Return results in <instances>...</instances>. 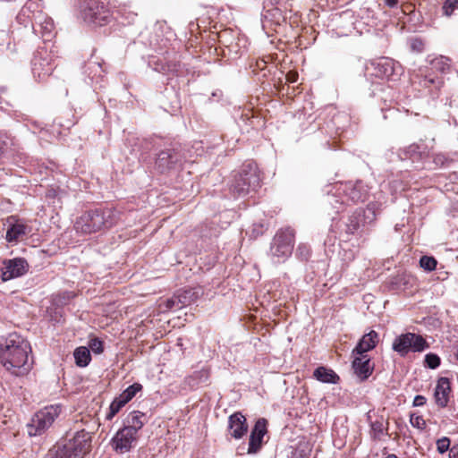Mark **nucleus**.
<instances>
[{
  "instance_id": "nucleus-40",
  "label": "nucleus",
  "mask_w": 458,
  "mask_h": 458,
  "mask_svg": "<svg viewBox=\"0 0 458 458\" xmlns=\"http://www.w3.org/2000/svg\"><path fill=\"white\" fill-rule=\"evenodd\" d=\"M8 147L7 140H4L2 136H0V155L3 154Z\"/></svg>"
},
{
  "instance_id": "nucleus-49",
  "label": "nucleus",
  "mask_w": 458,
  "mask_h": 458,
  "mask_svg": "<svg viewBox=\"0 0 458 458\" xmlns=\"http://www.w3.org/2000/svg\"><path fill=\"white\" fill-rule=\"evenodd\" d=\"M288 81H291L292 82H294L293 77L288 78Z\"/></svg>"
},
{
  "instance_id": "nucleus-14",
  "label": "nucleus",
  "mask_w": 458,
  "mask_h": 458,
  "mask_svg": "<svg viewBox=\"0 0 458 458\" xmlns=\"http://www.w3.org/2000/svg\"><path fill=\"white\" fill-rule=\"evenodd\" d=\"M352 368L355 374L361 379L368 378L372 373L370 360L367 354H353Z\"/></svg>"
},
{
  "instance_id": "nucleus-4",
  "label": "nucleus",
  "mask_w": 458,
  "mask_h": 458,
  "mask_svg": "<svg viewBox=\"0 0 458 458\" xmlns=\"http://www.w3.org/2000/svg\"><path fill=\"white\" fill-rule=\"evenodd\" d=\"M295 233L290 227L278 230L270 246V258L275 264L284 262L293 253Z\"/></svg>"
},
{
  "instance_id": "nucleus-7",
  "label": "nucleus",
  "mask_w": 458,
  "mask_h": 458,
  "mask_svg": "<svg viewBox=\"0 0 458 458\" xmlns=\"http://www.w3.org/2000/svg\"><path fill=\"white\" fill-rule=\"evenodd\" d=\"M81 15L84 21L98 26H103L110 17L108 9L98 0L85 1L81 6Z\"/></svg>"
},
{
  "instance_id": "nucleus-15",
  "label": "nucleus",
  "mask_w": 458,
  "mask_h": 458,
  "mask_svg": "<svg viewBox=\"0 0 458 458\" xmlns=\"http://www.w3.org/2000/svg\"><path fill=\"white\" fill-rule=\"evenodd\" d=\"M378 341V334L376 331L371 330L361 337L356 347L353 349L352 354H365L367 352L374 349Z\"/></svg>"
},
{
  "instance_id": "nucleus-36",
  "label": "nucleus",
  "mask_w": 458,
  "mask_h": 458,
  "mask_svg": "<svg viewBox=\"0 0 458 458\" xmlns=\"http://www.w3.org/2000/svg\"><path fill=\"white\" fill-rule=\"evenodd\" d=\"M195 293L191 290H186L182 293L177 294V297H181L182 300L187 301V305H189L194 300Z\"/></svg>"
},
{
  "instance_id": "nucleus-35",
  "label": "nucleus",
  "mask_w": 458,
  "mask_h": 458,
  "mask_svg": "<svg viewBox=\"0 0 458 458\" xmlns=\"http://www.w3.org/2000/svg\"><path fill=\"white\" fill-rule=\"evenodd\" d=\"M282 8H284V6L276 5L271 10H267V13H272L271 14L276 19L277 22H279L280 20H284Z\"/></svg>"
},
{
  "instance_id": "nucleus-5",
  "label": "nucleus",
  "mask_w": 458,
  "mask_h": 458,
  "mask_svg": "<svg viewBox=\"0 0 458 458\" xmlns=\"http://www.w3.org/2000/svg\"><path fill=\"white\" fill-rule=\"evenodd\" d=\"M61 413L60 405L47 406L34 414L28 424L30 436H39L46 432Z\"/></svg>"
},
{
  "instance_id": "nucleus-23",
  "label": "nucleus",
  "mask_w": 458,
  "mask_h": 458,
  "mask_svg": "<svg viewBox=\"0 0 458 458\" xmlns=\"http://www.w3.org/2000/svg\"><path fill=\"white\" fill-rule=\"evenodd\" d=\"M361 223H364L361 213L354 212L348 219L346 232L351 234L355 233L360 228Z\"/></svg>"
},
{
  "instance_id": "nucleus-12",
  "label": "nucleus",
  "mask_w": 458,
  "mask_h": 458,
  "mask_svg": "<svg viewBox=\"0 0 458 458\" xmlns=\"http://www.w3.org/2000/svg\"><path fill=\"white\" fill-rule=\"evenodd\" d=\"M266 433L267 420L265 419L258 420L250 436L248 454H256L259 450Z\"/></svg>"
},
{
  "instance_id": "nucleus-6",
  "label": "nucleus",
  "mask_w": 458,
  "mask_h": 458,
  "mask_svg": "<svg viewBox=\"0 0 458 458\" xmlns=\"http://www.w3.org/2000/svg\"><path fill=\"white\" fill-rule=\"evenodd\" d=\"M429 347L427 341L420 335L414 333L402 334L393 342L392 348L401 356L410 352H420Z\"/></svg>"
},
{
  "instance_id": "nucleus-45",
  "label": "nucleus",
  "mask_w": 458,
  "mask_h": 458,
  "mask_svg": "<svg viewBox=\"0 0 458 458\" xmlns=\"http://www.w3.org/2000/svg\"><path fill=\"white\" fill-rule=\"evenodd\" d=\"M53 22L51 21H47L46 22V26L44 27V29L48 32L50 33L53 30Z\"/></svg>"
},
{
  "instance_id": "nucleus-30",
  "label": "nucleus",
  "mask_w": 458,
  "mask_h": 458,
  "mask_svg": "<svg viewBox=\"0 0 458 458\" xmlns=\"http://www.w3.org/2000/svg\"><path fill=\"white\" fill-rule=\"evenodd\" d=\"M437 449L439 454H445L446 451L450 450L451 440L447 437H443L437 440Z\"/></svg>"
},
{
  "instance_id": "nucleus-38",
  "label": "nucleus",
  "mask_w": 458,
  "mask_h": 458,
  "mask_svg": "<svg viewBox=\"0 0 458 458\" xmlns=\"http://www.w3.org/2000/svg\"><path fill=\"white\" fill-rule=\"evenodd\" d=\"M125 404V402L122 400L119 396L115 398L111 403V405L116 409V411H120L122 407H123Z\"/></svg>"
},
{
  "instance_id": "nucleus-11",
  "label": "nucleus",
  "mask_w": 458,
  "mask_h": 458,
  "mask_svg": "<svg viewBox=\"0 0 458 458\" xmlns=\"http://www.w3.org/2000/svg\"><path fill=\"white\" fill-rule=\"evenodd\" d=\"M7 223L9 227L6 231L5 239L8 242L21 241L31 231L27 224L14 216L8 217Z\"/></svg>"
},
{
  "instance_id": "nucleus-13",
  "label": "nucleus",
  "mask_w": 458,
  "mask_h": 458,
  "mask_svg": "<svg viewBox=\"0 0 458 458\" xmlns=\"http://www.w3.org/2000/svg\"><path fill=\"white\" fill-rule=\"evenodd\" d=\"M228 427L231 436L236 439L242 437L248 430L246 419L241 412H235L229 417Z\"/></svg>"
},
{
  "instance_id": "nucleus-3",
  "label": "nucleus",
  "mask_w": 458,
  "mask_h": 458,
  "mask_svg": "<svg viewBox=\"0 0 458 458\" xmlns=\"http://www.w3.org/2000/svg\"><path fill=\"white\" fill-rule=\"evenodd\" d=\"M260 186V174L253 162L244 164L241 171L233 176L230 191L236 197H244Z\"/></svg>"
},
{
  "instance_id": "nucleus-43",
  "label": "nucleus",
  "mask_w": 458,
  "mask_h": 458,
  "mask_svg": "<svg viewBox=\"0 0 458 458\" xmlns=\"http://www.w3.org/2000/svg\"><path fill=\"white\" fill-rule=\"evenodd\" d=\"M385 3L388 7L394 8L398 4L399 0H385Z\"/></svg>"
},
{
  "instance_id": "nucleus-37",
  "label": "nucleus",
  "mask_w": 458,
  "mask_h": 458,
  "mask_svg": "<svg viewBox=\"0 0 458 458\" xmlns=\"http://www.w3.org/2000/svg\"><path fill=\"white\" fill-rule=\"evenodd\" d=\"M287 3H288V0H267L266 7L280 5V6H284V9H286Z\"/></svg>"
},
{
  "instance_id": "nucleus-27",
  "label": "nucleus",
  "mask_w": 458,
  "mask_h": 458,
  "mask_svg": "<svg viewBox=\"0 0 458 458\" xmlns=\"http://www.w3.org/2000/svg\"><path fill=\"white\" fill-rule=\"evenodd\" d=\"M449 61L450 60L445 56H439L431 61V65L434 69L445 72L450 67Z\"/></svg>"
},
{
  "instance_id": "nucleus-2",
  "label": "nucleus",
  "mask_w": 458,
  "mask_h": 458,
  "mask_svg": "<svg viewBox=\"0 0 458 458\" xmlns=\"http://www.w3.org/2000/svg\"><path fill=\"white\" fill-rule=\"evenodd\" d=\"M119 213L114 209H94L84 213L75 223V230L82 233H92L114 225Z\"/></svg>"
},
{
  "instance_id": "nucleus-48",
  "label": "nucleus",
  "mask_w": 458,
  "mask_h": 458,
  "mask_svg": "<svg viewBox=\"0 0 458 458\" xmlns=\"http://www.w3.org/2000/svg\"><path fill=\"white\" fill-rule=\"evenodd\" d=\"M288 81H291L292 82H294L293 77L288 78Z\"/></svg>"
},
{
  "instance_id": "nucleus-21",
  "label": "nucleus",
  "mask_w": 458,
  "mask_h": 458,
  "mask_svg": "<svg viewBox=\"0 0 458 458\" xmlns=\"http://www.w3.org/2000/svg\"><path fill=\"white\" fill-rule=\"evenodd\" d=\"M143 418L144 414L141 413L140 411H133L128 418V425L124 426V428L131 429L133 433L138 434V431L144 425V421L142 420Z\"/></svg>"
},
{
  "instance_id": "nucleus-24",
  "label": "nucleus",
  "mask_w": 458,
  "mask_h": 458,
  "mask_svg": "<svg viewBox=\"0 0 458 458\" xmlns=\"http://www.w3.org/2000/svg\"><path fill=\"white\" fill-rule=\"evenodd\" d=\"M370 437L373 440L380 441L385 435H387L386 429L382 421H374L370 424Z\"/></svg>"
},
{
  "instance_id": "nucleus-41",
  "label": "nucleus",
  "mask_w": 458,
  "mask_h": 458,
  "mask_svg": "<svg viewBox=\"0 0 458 458\" xmlns=\"http://www.w3.org/2000/svg\"><path fill=\"white\" fill-rule=\"evenodd\" d=\"M450 458H458V445H454L450 449Z\"/></svg>"
},
{
  "instance_id": "nucleus-34",
  "label": "nucleus",
  "mask_w": 458,
  "mask_h": 458,
  "mask_svg": "<svg viewBox=\"0 0 458 458\" xmlns=\"http://www.w3.org/2000/svg\"><path fill=\"white\" fill-rule=\"evenodd\" d=\"M296 255L301 259H307L310 256V249L307 245L301 243L297 247Z\"/></svg>"
},
{
  "instance_id": "nucleus-47",
  "label": "nucleus",
  "mask_w": 458,
  "mask_h": 458,
  "mask_svg": "<svg viewBox=\"0 0 458 458\" xmlns=\"http://www.w3.org/2000/svg\"><path fill=\"white\" fill-rule=\"evenodd\" d=\"M288 81H291L292 82H294L293 77L288 78Z\"/></svg>"
},
{
  "instance_id": "nucleus-20",
  "label": "nucleus",
  "mask_w": 458,
  "mask_h": 458,
  "mask_svg": "<svg viewBox=\"0 0 458 458\" xmlns=\"http://www.w3.org/2000/svg\"><path fill=\"white\" fill-rule=\"evenodd\" d=\"M75 363L79 367H86L91 360V355L89 350L85 346H80L75 349L73 352Z\"/></svg>"
},
{
  "instance_id": "nucleus-16",
  "label": "nucleus",
  "mask_w": 458,
  "mask_h": 458,
  "mask_svg": "<svg viewBox=\"0 0 458 458\" xmlns=\"http://www.w3.org/2000/svg\"><path fill=\"white\" fill-rule=\"evenodd\" d=\"M450 393L451 386L449 379L446 377L439 378L434 394L437 404L440 407H445L449 401Z\"/></svg>"
},
{
  "instance_id": "nucleus-17",
  "label": "nucleus",
  "mask_w": 458,
  "mask_h": 458,
  "mask_svg": "<svg viewBox=\"0 0 458 458\" xmlns=\"http://www.w3.org/2000/svg\"><path fill=\"white\" fill-rule=\"evenodd\" d=\"M344 191L348 199L354 203L360 201L362 202L366 199L367 197V191L361 182H357L355 184L347 183Z\"/></svg>"
},
{
  "instance_id": "nucleus-22",
  "label": "nucleus",
  "mask_w": 458,
  "mask_h": 458,
  "mask_svg": "<svg viewBox=\"0 0 458 458\" xmlns=\"http://www.w3.org/2000/svg\"><path fill=\"white\" fill-rule=\"evenodd\" d=\"M381 209V204L377 202H371L367 206V208L363 211V222L371 224L376 220L377 215Z\"/></svg>"
},
{
  "instance_id": "nucleus-26",
  "label": "nucleus",
  "mask_w": 458,
  "mask_h": 458,
  "mask_svg": "<svg viewBox=\"0 0 458 458\" xmlns=\"http://www.w3.org/2000/svg\"><path fill=\"white\" fill-rule=\"evenodd\" d=\"M142 386L140 384L135 383L130 386H128L120 395L119 397L127 403L130 402L135 394L140 391Z\"/></svg>"
},
{
  "instance_id": "nucleus-19",
  "label": "nucleus",
  "mask_w": 458,
  "mask_h": 458,
  "mask_svg": "<svg viewBox=\"0 0 458 458\" xmlns=\"http://www.w3.org/2000/svg\"><path fill=\"white\" fill-rule=\"evenodd\" d=\"M186 305L187 301L182 300L181 297L174 295L171 298L161 301L159 302V309L162 312H166L172 310H180Z\"/></svg>"
},
{
  "instance_id": "nucleus-33",
  "label": "nucleus",
  "mask_w": 458,
  "mask_h": 458,
  "mask_svg": "<svg viewBox=\"0 0 458 458\" xmlns=\"http://www.w3.org/2000/svg\"><path fill=\"white\" fill-rule=\"evenodd\" d=\"M89 346L94 353L100 354L103 352V343L98 338L91 339L89 343Z\"/></svg>"
},
{
  "instance_id": "nucleus-44",
  "label": "nucleus",
  "mask_w": 458,
  "mask_h": 458,
  "mask_svg": "<svg viewBox=\"0 0 458 458\" xmlns=\"http://www.w3.org/2000/svg\"><path fill=\"white\" fill-rule=\"evenodd\" d=\"M119 411H116L115 408H114L112 405H110V411L109 413L106 415V418L108 420L112 419Z\"/></svg>"
},
{
  "instance_id": "nucleus-32",
  "label": "nucleus",
  "mask_w": 458,
  "mask_h": 458,
  "mask_svg": "<svg viewBox=\"0 0 458 458\" xmlns=\"http://www.w3.org/2000/svg\"><path fill=\"white\" fill-rule=\"evenodd\" d=\"M455 9H458V0H447L443 5V12L446 16H451Z\"/></svg>"
},
{
  "instance_id": "nucleus-31",
  "label": "nucleus",
  "mask_w": 458,
  "mask_h": 458,
  "mask_svg": "<svg viewBox=\"0 0 458 458\" xmlns=\"http://www.w3.org/2000/svg\"><path fill=\"white\" fill-rule=\"evenodd\" d=\"M425 364L429 369H437L440 365V358L435 353H428L425 356Z\"/></svg>"
},
{
  "instance_id": "nucleus-18",
  "label": "nucleus",
  "mask_w": 458,
  "mask_h": 458,
  "mask_svg": "<svg viewBox=\"0 0 458 458\" xmlns=\"http://www.w3.org/2000/svg\"><path fill=\"white\" fill-rule=\"evenodd\" d=\"M313 377L322 382L327 384H336L339 381V376L331 369L320 366L313 372Z\"/></svg>"
},
{
  "instance_id": "nucleus-1",
  "label": "nucleus",
  "mask_w": 458,
  "mask_h": 458,
  "mask_svg": "<svg viewBox=\"0 0 458 458\" xmlns=\"http://www.w3.org/2000/svg\"><path fill=\"white\" fill-rule=\"evenodd\" d=\"M30 343L18 334H11L0 342V362L12 374L22 376L32 367Z\"/></svg>"
},
{
  "instance_id": "nucleus-28",
  "label": "nucleus",
  "mask_w": 458,
  "mask_h": 458,
  "mask_svg": "<svg viewBox=\"0 0 458 458\" xmlns=\"http://www.w3.org/2000/svg\"><path fill=\"white\" fill-rule=\"evenodd\" d=\"M437 264V262L433 257L423 256L420 260V267L427 271L434 270Z\"/></svg>"
},
{
  "instance_id": "nucleus-42",
  "label": "nucleus",
  "mask_w": 458,
  "mask_h": 458,
  "mask_svg": "<svg viewBox=\"0 0 458 458\" xmlns=\"http://www.w3.org/2000/svg\"><path fill=\"white\" fill-rule=\"evenodd\" d=\"M176 71V64H167L166 67L162 68L163 72H170Z\"/></svg>"
},
{
  "instance_id": "nucleus-46",
  "label": "nucleus",
  "mask_w": 458,
  "mask_h": 458,
  "mask_svg": "<svg viewBox=\"0 0 458 458\" xmlns=\"http://www.w3.org/2000/svg\"><path fill=\"white\" fill-rule=\"evenodd\" d=\"M419 148V147L417 145H411L409 147V152L411 153H415L417 152V149Z\"/></svg>"
},
{
  "instance_id": "nucleus-9",
  "label": "nucleus",
  "mask_w": 458,
  "mask_h": 458,
  "mask_svg": "<svg viewBox=\"0 0 458 458\" xmlns=\"http://www.w3.org/2000/svg\"><path fill=\"white\" fill-rule=\"evenodd\" d=\"M29 270V264L23 258L4 259L1 267L3 281H8L25 275Z\"/></svg>"
},
{
  "instance_id": "nucleus-8",
  "label": "nucleus",
  "mask_w": 458,
  "mask_h": 458,
  "mask_svg": "<svg viewBox=\"0 0 458 458\" xmlns=\"http://www.w3.org/2000/svg\"><path fill=\"white\" fill-rule=\"evenodd\" d=\"M184 157L175 148H165L161 150L156 159V168L161 173L179 169Z\"/></svg>"
},
{
  "instance_id": "nucleus-29",
  "label": "nucleus",
  "mask_w": 458,
  "mask_h": 458,
  "mask_svg": "<svg viewBox=\"0 0 458 458\" xmlns=\"http://www.w3.org/2000/svg\"><path fill=\"white\" fill-rule=\"evenodd\" d=\"M410 423L412 427L423 430L426 428V420L423 419L421 415L411 413L410 415Z\"/></svg>"
},
{
  "instance_id": "nucleus-10",
  "label": "nucleus",
  "mask_w": 458,
  "mask_h": 458,
  "mask_svg": "<svg viewBox=\"0 0 458 458\" xmlns=\"http://www.w3.org/2000/svg\"><path fill=\"white\" fill-rule=\"evenodd\" d=\"M136 441L137 434L123 427L113 437L112 445L116 452L123 454L129 452Z\"/></svg>"
},
{
  "instance_id": "nucleus-39",
  "label": "nucleus",
  "mask_w": 458,
  "mask_h": 458,
  "mask_svg": "<svg viewBox=\"0 0 458 458\" xmlns=\"http://www.w3.org/2000/svg\"><path fill=\"white\" fill-rule=\"evenodd\" d=\"M426 403V398L423 395H416L413 400V406H422Z\"/></svg>"
},
{
  "instance_id": "nucleus-25",
  "label": "nucleus",
  "mask_w": 458,
  "mask_h": 458,
  "mask_svg": "<svg viewBox=\"0 0 458 458\" xmlns=\"http://www.w3.org/2000/svg\"><path fill=\"white\" fill-rule=\"evenodd\" d=\"M377 65L380 68V76L388 77L393 73V61L389 58H380L377 63Z\"/></svg>"
}]
</instances>
